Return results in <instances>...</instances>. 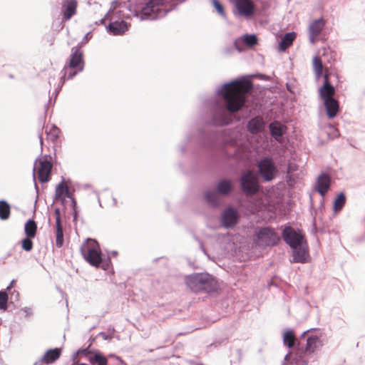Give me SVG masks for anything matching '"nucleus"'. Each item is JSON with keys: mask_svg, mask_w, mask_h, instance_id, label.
Returning <instances> with one entry per match:
<instances>
[{"mask_svg": "<svg viewBox=\"0 0 365 365\" xmlns=\"http://www.w3.org/2000/svg\"><path fill=\"white\" fill-rule=\"evenodd\" d=\"M326 24V19L321 16V78H323L321 98L334 96L339 81V76L333 68L336 53L329 46L324 45L327 39Z\"/></svg>", "mask_w": 365, "mask_h": 365, "instance_id": "1", "label": "nucleus"}, {"mask_svg": "<svg viewBox=\"0 0 365 365\" xmlns=\"http://www.w3.org/2000/svg\"><path fill=\"white\" fill-rule=\"evenodd\" d=\"M252 87L251 82L246 80H236L224 84L220 93L226 109L230 113L240 110L244 106L247 94Z\"/></svg>", "mask_w": 365, "mask_h": 365, "instance_id": "2", "label": "nucleus"}, {"mask_svg": "<svg viewBox=\"0 0 365 365\" xmlns=\"http://www.w3.org/2000/svg\"><path fill=\"white\" fill-rule=\"evenodd\" d=\"M185 283L187 287L195 292L201 291L211 292L217 288L215 279L207 274H195L188 276L185 279Z\"/></svg>", "mask_w": 365, "mask_h": 365, "instance_id": "3", "label": "nucleus"}, {"mask_svg": "<svg viewBox=\"0 0 365 365\" xmlns=\"http://www.w3.org/2000/svg\"><path fill=\"white\" fill-rule=\"evenodd\" d=\"M81 253L84 259L93 267H99L102 262V253L98 242L87 239L81 246Z\"/></svg>", "mask_w": 365, "mask_h": 365, "instance_id": "4", "label": "nucleus"}, {"mask_svg": "<svg viewBox=\"0 0 365 365\" xmlns=\"http://www.w3.org/2000/svg\"><path fill=\"white\" fill-rule=\"evenodd\" d=\"M83 68L84 61L82 51L79 48H73L68 63L63 68L64 77L67 76L68 79H71L78 73L82 71Z\"/></svg>", "mask_w": 365, "mask_h": 365, "instance_id": "5", "label": "nucleus"}, {"mask_svg": "<svg viewBox=\"0 0 365 365\" xmlns=\"http://www.w3.org/2000/svg\"><path fill=\"white\" fill-rule=\"evenodd\" d=\"M168 7V0H150L141 9L142 18L150 17L154 19L158 16L164 15Z\"/></svg>", "mask_w": 365, "mask_h": 365, "instance_id": "6", "label": "nucleus"}, {"mask_svg": "<svg viewBox=\"0 0 365 365\" xmlns=\"http://www.w3.org/2000/svg\"><path fill=\"white\" fill-rule=\"evenodd\" d=\"M255 242L259 247L274 246L280 238L274 230L269 227L259 228L255 233Z\"/></svg>", "mask_w": 365, "mask_h": 365, "instance_id": "7", "label": "nucleus"}, {"mask_svg": "<svg viewBox=\"0 0 365 365\" xmlns=\"http://www.w3.org/2000/svg\"><path fill=\"white\" fill-rule=\"evenodd\" d=\"M233 3L236 16L250 19L255 15L256 6L252 0H235Z\"/></svg>", "mask_w": 365, "mask_h": 365, "instance_id": "8", "label": "nucleus"}, {"mask_svg": "<svg viewBox=\"0 0 365 365\" xmlns=\"http://www.w3.org/2000/svg\"><path fill=\"white\" fill-rule=\"evenodd\" d=\"M240 184L242 191L247 195H253L259 190L257 178L252 171L242 175Z\"/></svg>", "mask_w": 365, "mask_h": 365, "instance_id": "9", "label": "nucleus"}, {"mask_svg": "<svg viewBox=\"0 0 365 365\" xmlns=\"http://www.w3.org/2000/svg\"><path fill=\"white\" fill-rule=\"evenodd\" d=\"M259 173L265 181L272 180L277 173V168L272 158H265L258 163Z\"/></svg>", "mask_w": 365, "mask_h": 365, "instance_id": "10", "label": "nucleus"}, {"mask_svg": "<svg viewBox=\"0 0 365 365\" xmlns=\"http://www.w3.org/2000/svg\"><path fill=\"white\" fill-rule=\"evenodd\" d=\"M282 237L286 243L292 248H296L304 243V234L300 231L297 232L291 227H287L284 230Z\"/></svg>", "mask_w": 365, "mask_h": 365, "instance_id": "11", "label": "nucleus"}, {"mask_svg": "<svg viewBox=\"0 0 365 365\" xmlns=\"http://www.w3.org/2000/svg\"><path fill=\"white\" fill-rule=\"evenodd\" d=\"M52 167V163L47 160H40L36 163V175L41 183H45L50 180Z\"/></svg>", "mask_w": 365, "mask_h": 365, "instance_id": "12", "label": "nucleus"}, {"mask_svg": "<svg viewBox=\"0 0 365 365\" xmlns=\"http://www.w3.org/2000/svg\"><path fill=\"white\" fill-rule=\"evenodd\" d=\"M321 101H322L327 118L329 119L336 118L340 110L339 101L334 96L323 98H321Z\"/></svg>", "mask_w": 365, "mask_h": 365, "instance_id": "13", "label": "nucleus"}, {"mask_svg": "<svg viewBox=\"0 0 365 365\" xmlns=\"http://www.w3.org/2000/svg\"><path fill=\"white\" fill-rule=\"evenodd\" d=\"M61 355V349L55 348L47 350L43 356L36 361L34 365L50 364L57 361Z\"/></svg>", "mask_w": 365, "mask_h": 365, "instance_id": "14", "label": "nucleus"}, {"mask_svg": "<svg viewBox=\"0 0 365 365\" xmlns=\"http://www.w3.org/2000/svg\"><path fill=\"white\" fill-rule=\"evenodd\" d=\"M237 220L238 212L233 208L227 209L222 217V224L227 228L234 227L237 224Z\"/></svg>", "mask_w": 365, "mask_h": 365, "instance_id": "15", "label": "nucleus"}, {"mask_svg": "<svg viewBox=\"0 0 365 365\" xmlns=\"http://www.w3.org/2000/svg\"><path fill=\"white\" fill-rule=\"evenodd\" d=\"M54 215L56 217V227L55 245L57 247L60 248L63 245V232L61 222V212L58 208L55 209Z\"/></svg>", "mask_w": 365, "mask_h": 365, "instance_id": "16", "label": "nucleus"}, {"mask_svg": "<svg viewBox=\"0 0 365 365\" xmlns=\"http://www.w3.org/2000/svg\"><path fill=\"white\" fill-rule=\"evenodd\" d=\"M129 26L130 24H128L125 21H115L110 23L108 29L113 35H123L128 30Z\"/></svg>", "mask_w": 365, "mask_h": 365, "instance_id": "17", "label": "nucleus"}, {"mask_svg": "<svg viewBox=\"0 0 365 365\" xmlns=\"http://www.w3.org/2000/svg\"><path fill=\"white\" fill-rule=\"evenodd\" d=\"M331 176L328 172L321 171V208L323 205L324 195L329 190Z\"/></svg>", "mask_w": 365, "mask_h": 365, "instance_id": "18", "label": "nucleus"}, {"mask_svg": "<svg viewBox=\"0 0 365 365\" xmlns=\"http://www.w3.org/2000/svg\"><path fill=\"white\" fill-rule=\"evenodd\" d=\"M346 202V197L344 192H339L336 197H334L332 202L333 211L335 214L340 212L344 207L345 206Z\"/></svg>", "mask_w": 365, "mask_h": 365, "instance_id": "19", "label": "nucleus"}, {"mask_svg": "<svg viewBox=\"0 0 365 365\" xmlns=\"http://www.w3.org/2000/svg\"><path fill=\"white\" fill-rule=\"evenodd\" d=\"M296 37L297 34L295 32L287 33L279 43L278 50L279 51H284L292 45Z\"/></svg>", "mask_w": 365, "mask_h": 365, "instance_id": "20", "label": "nucleus"}, {"mask_svg": "<svg viewBox=\"0 0 365 365\" xmlns=\"http://www.w3.org/2000/svg\"><path fill=\"white\" fill-rule=\"evenodd\" d=\"M293 249V260L294 262H304L308 257V252L304 243Z\"/></svg>", "mask_w": 365, "mask_h": 365, "instance_id": "21", "label": "nucleus"}, {"mask_svg": "<svg viewBox=\"0 0 365 365\" xmlns=\"http://www.w3.org/2000/svg\"><path fill=\"white\" fill-rule=\"evenodd\" d=\"M63 18L66 20H69L76 12L77 1L76 0H67L63 5Z\"/></svg>", "mask_w": 365, "mask_h": 365, "instance_id": "22", "label": "nucleus"}, {"mask_svg": "<svg viewBox=\"0 0 365 365\" xmlns=\"http://www.w3.org/2000/svg\"><path fill=\"white\" fill-rule=\"evenodd\" d=\"M247 127L252 133H257L262 130L264 121L261 117H255L249 121Z\"/></svg>", "mask_w": 365, "mask_h": 365, "instance_id": "23", "label": "nucleus"}, {"mask_svg": "<svg viewBox=\"0 0 365 365\" xmlns=\"http://www.w3.org/2000/svg\"><path fill=\"white\" fill-rule=\"evenodd\" d=\"M309 41L312 43L317 42L319 36V20H314L309 26Z\"/></svg>", "mask_w": 365, "mask_h": 365, "instance_id": "24", "label": "nucleus"}, {"mask_svg": "<svg viewBox=\"0 0 365 365\" xmlns=\"http://www.w3.org/2000/svg\"><path fill=\"white\" fill-rule=\"evenodd\" d=\"M232 188V182L230 180H222L217 185V192L221 195L228 194Z\"/></svg>", "mask_w": 365, "mask_h": 365, "instance_id": "25", "label": "nucleus"}, {"mask_svg": "<svg viewBox=\"0 0 365 365\" xmlns=\"http://www.w3.org/2000/svg\"><path fill=\"white\" fill-rule=\"evenodd\" d=\"M24 232L28 237H35L37 232V225L34 220H29L24 226Z\"/></svg>", "mask_w": 365, "mask_h": 365, "instance_id": "26", "label": "nucleus"}, {"mask_svg": "<svg viewBox=\"0 0 365 365\" xmlns=\"http://www.w3.org/2000/svg\"><path fill=\"white\" fill-rule=\"evenodd\" d=\"M271 135L277 140H279L283 135V126L279 122H273L269 125Z\"/></svg>", "mask_w": 365, "mask_h": 365, "instance_id": "27", "label": "nucleus"}, {"mask_svg": "<svg viewBox=\"0 0 365 365\" xmlns=\"http://www.w3.org/2000/svg\"><path fill=\"white\" fill-rule=\"evenodd\" d=\"M88 361L91 364L96 365H108L109 361L108 359L101 353H96L88 357Z\"/></svg>", "mask_w": 365, "mask_h": 365, "instance_id": "28", "label": "nucleus"}, {"mask_svg": "<svg viewBox=\"0 0 365 365\" xmlns=\"http://www.w3.org/2000/svg\"><path fill=\"white\" fill-rule=\"evenodd\" d=\"M324 128H328L330 129V131L324 130L321 132V135L322 134H324L327 136L329 140H333L334 138H339L340 135L339 131L337 130V128L331 123H326L324 125Z\"/></svg>", "mask_w": 365, "mask_h": 365, "instance_id": "29", "label": "nucleus"}, {"mask_svg": "<svg viewBox=\"0 0 365 365\" xmlns=\"http://www.w3.org/2000/svg\"><path fill=\"white\" fill-rule=\"evenodd\" d=\"M11 214V207L5 200H0V219L6 220L9 219Z\"/></svg>", "mask_w": 365, "mask_h": 365, "instance_id": "30", "label": "nucleus"}, {"mask_svg": "<svg viewBox=\"0 0 365 365\" xmlns=\"http://www.w3.org/2000/svg\"><path fill=\"white\" fill-rule=\"evenodd\" d=\"M296 341L295 335L292 330L286 331L283 334V342L284 345L289 348H292L294 346Z\"/></svg>", "mask_w": 365, "mask_h": 365, "instance_id": "31", "label": "nucleus"}, {"mask_svg": "<svg viewBox=\"0 0 365 365\" xmlns=\"http://www.w3.org/2000/svg\"><path fill=\"white\" fill-rule=\"evenodd\" d=\"M46 133L47 135V138L52 142L56 141L60 134V130L55 125H51L48 128V126L46 127Z\"/></svg>", "mask_w": 365, "mask_h": 365, "instance_id": "32", "label": "nucleus"}, {"mask_svg": "<svg viewBox=\"0 0 365 365\" xmlns=\"http://www.w3.org/2000/svg\"><path fill=\"white\" fill-rule=\"evenodd\" d=\"M318 342V338L317 336H309L307 340V346L305 349V351L308 353H312L317 348V344Z\"/></svg>", "mask_w": 365, "mask_h": 365, "instance_id": "33", "label": "nucleus"}, {"mask_svg": "<svg viewBox=\"0 0 365 365\" xmlns=\"http://www.w3.org/2000/svg\"><path fill=\"white\" fill-rule=\"evenodd\" d=\"M205 197L207 202L213 206L217 205L220 202L218 195L215 192H207Z\"/></svg>", "mask_w": 365, "mask_h": 365, "instance_id": "34", "label": "nucleus"}, {"mask_svg": "<svg viewBox=\"0 0 365 365\" xmlns=\"http://www.w3.org/2000/svg\"><path fill=\"white\" fill-rule=\"evenodd\" d=\"M68 192V187L64 182V181H62L61 183H59L56 189V195L58 197H61L63 195H66Z\"/></svg>", "mask_w": 365, "mask_h": 365, "instance_id": "35", "label": "nucleus"}, {"mask_svg": "<svg viewBox=\"0 0 365 365\" xmlns=\"http://www.w3.org/2000/svg\"><path fill=\"white\" fill-rule=\"evenodd\" d=\"M33 237H28L23 239L21 241V247L24 250L29 252L33 248V242L31 240Z\"/></svg>", "mask_w": 365, "mask_h": 365, "instance_id": "36", "label": "nucleus"}, {"mask_svg": "<svg viewBox=\"0 0 365 365\" xmlns=\"http://www.w3.org/2000/svg\"><path fill=\"white\" fill-rule=\"evenodd\" d=\"M244 41L247 45L253 46L257 44V38L255 35L247 34L244 36Z\"/></svg>", "mask_w": 365, "mask_h": 365, "instance_id": "37", "label": "nucleus"}, {"mask_svg": "<svg viewBox=\"0 0 365 365\" xmlns=\"http://www.w3.org/2000/svg\"><path fill=\"white\" fill-rule=\"evenodd\" d=\"M8 295L6 292H0V309H6L7 307Z\"/></svg>", "mask_w": 365, "mask_h": 365, "instance_id": "38", "label": "nucleus"}, {"mask_svg": "<svg viewBox=\"0 0 365 365\" xmlns=\"http://www.w3.org/2000/svg\"><path fill=\"white\" fill-rule=\"evenodd\" d=\"M212 4L217 11L222 16H225L226 14L224 9L223 6L220 4V2L218 0H212Z\"/></svg>", "mask_w": 365, "mask_h": 365, "instance_id": "39", "label": "nucleus"}, {"mask_svg": "<svg viewBox=\"0 0 365 365\" xmlns=\"http://www.w3.org/2000/svg\"><path fill=\"white\" fill-rule=\"evenodd\" d=\"M314 68L316 73L317 77H319V57L316 56L313 59Z\"/></svg>", "mask_w": 365, "mask_h": 365, "instance_id": "40", "label": "nucleus"}, {"mask_svg": "<svg viewBox=\"0 0 365 365\" xmlns=\"http://www.w3.org/2000/svg\"><path fill=\"white\" fill-rule=\"evenodd\" d=\"M108 365H125L124 361L119 357H114L109 361Z\"/></svg>", "mask_w": 365, "mask_h": 365, "instance_id": "41", "label": "nucleus"}, {"mask_svg": "<svg viewBox=\"0 0 365 365\" xmlns=\"http://www.w3.org/2000/svg\"><path fill=\"white\" fill-rule=\"evenodd\" d=\"M215 123L217 125H223L225 123V118L224 117V115H222L221 118L219 120H216Z\"/></svg>", "mask_w": 365, "mask_h": 365, "instance_id": "42", "label": "nucleus"}, {"mask_svg": "<svg viewBox=\"0 0 365 365\" xmlns=\"http://www.w3.org/2000/svg\"><path fill=\"white\" fill-rule=\"evenodd\" d=\"M314 189L317 192H319V176L317 178V182H316Z\"/></svg>", "mask_w": 365, "mask_h": 365, "instance_id": "43", "label": "nucleus"}, {"mask_svg": "<svg viewBox=\"0 0 365 365\" xmlns=\"http://www.w3.org/2000/svg\"><path fill=\"white\" fill-rule=\"evenodd\" d=\"M79 352L81 353V354H86L87 353H88L87 349H83V350H80Z\"/></svg>", "mask_w": 365, "mask_h": 365, "instance_id": "44", "label": "nucleus"}, {"mask_svg": "<svg viewBox=\"0 0 365 365\" xmlns=\"http://www.w3.org/2000/svg\"><path fill=\"white\" fill-rule=\"evenodd\" d=\"M320 346L321 347L323 346V339H322V332L321 331V344H320Z\"/></svg>", "mask_w": 365, "mask_h": 365, "instance_id": "45", "label": "nucleus"}, {"mask_svg": "<svg viewBox=\"0 0 365 365\" xmlns=\"http://www.w3.org/2000/svg\"><path fill=\"white\" fill-rule=\"evenodd\" d=\"M320 232H321V235L323 234L324 232H325V229L323 228L322 227H321Z\"/></svg>", "mask_w": 365, "mask_h": 365, "instance_id": "46", "label": "nucleus"}, {"mask_svg": "<svg viewBox=\"0 0 365 365\" xmlns=\"http://www.w3.org/2000/svg\"><path fill=\"white\" fill-rule=\"evenodd\" d=\"M40 141H41V143L42 144L43 143V140H42L41 136H40Z\"/></svg>", "mask_w": 365, "mask_h": 365, "instance_id": "47", "label": "nucleus"}, {"mask_svg": "<svg viewBox=\"0 0 365 365\" xmlns=\"http://www.w3.org/2000/svg\"><path fill=\"white\" fill-rule=\"evenodd\" d=\"M320 144L322 145L323 144V141L321 140V142H320Z\"/></svg>", "mask_w": 365, "mask_h": 365, "instance_id": "48", "label": "nucleus"}]
</instances>
